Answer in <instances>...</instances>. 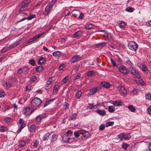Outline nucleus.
Wrapping results in <instances>:
<instances>
[{"label": "nucleus", "mask_w": 151, "mask_h": 151, "mask_svg": "<svg viewBox=\"0 0 151 151\" xmlns=\"http://www.w3.org/2000/svg\"><path fill=\"white\" fill-rule=\"evenodd\" d=\"M42 103V101L39 98L36 97L33 98L31 101V105L34 107H37L40 106Z\"/></svg>", "instance_id": "obj_1"}, {"label": "nucleus", "mask_w": 151, "mask_h": 151, "mask_svg": "<svg viewBox=\"0 0 151 151\" xmlns=\"http://www.w3.org/2000/svg\"><path fill=\"white\" fill-rule=\"evenodd\" d=\"M118 137L121 140H129L131 137L130 134L127 133H123L120 134L118 135Z\"/></svg>", "instance_id": "obj_2"}, {"label": "nucleus", "mask_w": 151, "mask_h": 151, "mask_svg": "<svg viewBox=\"0 0 151 151\" xmlns=\"http://www.w3.org/2000/svg\"><path fill=\"white\" fill-rule=\"evenodd\" d=\"M128 47L131 50L135 51L138 49V45L134 41H131L128 44Z\"/></svg>", "instance_id": "obj_3"}, {"label": "nucleus", "mask_w": 151, "mask_h": 151, "mask_svg": "<svg viewBox=\"0 0 151 151\" xmlns=\"http://www.w3.org/2000/svg\"><path fill=\"white\" fill-rule=\"evenodd\" d=\"M101 89V88L100 86L93 87L89 90L88 94L90 95H93L99 92Z\"/></svg>", "instance_id": "obj_4"}, {"label": "nucleus", "mask_w": 151, "mask_h": 151, "mask_svg": "<svg viewBox=\"0 0 151 151\" xmlns=\"http://www.w3.org/2000/svg\"><path fill=\"white\" fill-rule=\"evenodd\" d=\"M18 123L19 124V129L17 130V132L19 133L21 132L22 129L26 125L24 120L22 119H20Z\"/></svg>", "instance_id": "obj_5"}, {"label": "nucleus", "mask_w": 151, "mask_h": 151, "mask_svg": "<svg viewBox=\"0 0 151 151\" xmlns=\"http://www.w3.org/2000/svg\"><path fill=\"white\" fill-rule=\"evenodd\" d=\"M117 89L122 96H125L127 95V91L124 87L119 86L117 87Z\"/></svg>", "instance_id": "obj_6"}, {"label": "nucleus", "mask_w": 151, "mask_h": 151, "mask_svg": "<svg viewBox=\"0 0 151 151\" xmlns=\"http://www.w3.org/2000/svg\"><path fill=\"white\" fill-rule=\"evenodd\" d=\"M131 73L135 75V76L137 78H140L141 76L140 75L138 72L134 68L131 66L129 67Z\"/></svg>", "instance_id": "obj_7"}, {"label": "nucleus", "mask_w": 151, "mask_h": 151, "mask_svg": "<svg viewBox=\"0 0 151 151\" xmlns=\"http://www.w3.org/2000/svg\"><path fill=\"white\" fill-rule=\"evenodd\" d=\"M105 40L109 42H111L113 40V35L111 33H106L103 35Z\"/></svg>", "instance_id": "obj_8"}, {"label": "nucleus", "mask_w": 151, "mask_h": 151, "mask_svg": "<svg viewBox=\"0 0 151 151\" xmlns=\"http://www.w3.org/2000/svg\"><path fill=\"white\" fill-rule=\"evenodd\" d=\"M118 70L124 75H127L129 73V71H127L126 67L124 66H120L118 67Z\"/></svg>", "instance_id": "obj_9"}, {"label": "nucleus", "mask_w": 151, "mask_h": 151, "mask_svg": "<svg viewBox=\"0 0 151 151\" xmlns=\"http://www.w3.org/2000/svg\"><path fill=\"white\" fill-rule=\"evenodd\" d=\"M35 110V109H34L32 107H27L25 108L24 109V113L26 114L29 115L33 112Z\"/></svg>", "instance_id": "obj_10"}, {"label": "nucleus", "mask_w": 151, "mask_h": 151, "mask_svg": "<svg viewBox=\"0 0 151 151\" xmlns=\"http://www.w3.org/2000/svg\"><path fill=\"white\" fill-rule=\"evenodd\" d=\"M35 15L34 14L32 15H29L27 18L26 17H24L22 18L21 19H20L19 21H18V22H22L24 20H25L26 19H28V20H30L34 18L35 17Z\"/></svg>", "instance_id": "obj_11"}, {"label": "nucleus", "mask_w": 151, "mask_h": 151, "mask_svg": "<svg viewBox=\"0 0 151 151\" xmlns=\"http://www.w3.org/2000/svg\"><path fill=\"white\" fill-rule=\"evenodd\" d=\"M126 23L123 21H120V23L119 24V27L122 29H125L126 28Z\"/></svg>", "instance_id": "obj_12"}, {"label": "nucleus", "mask_w": 151, "mask_h": 151, "mask_svg": "<svg viewBox=\"0 0 151 151\" xmlns=\"http://www.w3.org/2000/svg\"><path fill=\"white\" fill-rule=\"evenodd\" d=\"M52 8L51 7L48 5L45 7V11L43 12V14L45 15H47Z\"/></svg>", "instance_id": "obj_13"}, {"label": "nucleus", "mask_w": 151, "mask_h": 151, "mask_svg": "<svg viewBox=\"0 0 151 151\" xmlns=\"http://www.w3.org/2000/svg\"><path fill=\"white\" fill-rule=\"evenodd\" d=\"M79 55H75L72 57L70 59V61L73 63L76 62L79 60Z\"/></svg>", "instance_id": "obj_14"}, {"label": "nucleus", "mask_w": 151, "mask_h": 151, "mask_svg": "<svg viewBox=\"0 0 151 151\" xmlns=\"http://www.w3.org/2000/svg\"><path fill=\"white\" fill-rule=\"evenodd\" d=\"M96 112L100 115L102 116L106 114V112L104 110H102L100 109H98L96 111Z\"/></svg>", "instance_id": "obj_15"}, {"label": "nucleus", "mask_w": 151, "mask_h": 151, "mask_svg": "<svg viewBox=\"0 0 151 151\" xmlns=\"http://www.w3.org/2000/svg\"><path fill=\"white\" fill-rule=\"evenodd\" d=\"M71 139H72L71 138L69 137L68 135H64L62 138V139L63 142H70V140Z\"/></svg>", "instance_id": "obj_16"}, {"label": "nucleus", "mask_w": 151, "mask_h": 151, "mask_svg": "<svg viewBox=\"0 0 151 151\" xmlns=\"http://www.w3.org/2000/svg\"><path fill=\"white\" fill-rule=\"evenodd\" d=\"M101 86L105 88H109V83L106 82H102L101 83Z\"/></svg>", "instance_id": "obj_17"}, {"label": "nucleus", "mask_w": 151, "mask_h": 151, "mask_svg": "<svg viewBox=\"0 0 151 151\" xmlns=\"http://www.w3.org/2000/svg\"><path fill=\"white\" fill-rule=\"evenodd\" d=\"M51 136L50 134L48 133H47L45 134L43 136L42 140L45 141L48 140V139L50 138Z\"/></svg>", "instance_id": "obj_18"}, {"label": "nucleus", "mask_w": 151, "mask_h": 151, "mask_svg": "<svg viewBox=\"0 0 151 151\" xmlns=\"http://www.w3.org/2000/svg\"><path fill=\"white\" fill-rule=\"evenodd\" d=\"M46 62V59L45 58L43 57L40 58L38 62V65H41L42 64H44Z\"/></svg>", "instance_id": "obj_19"}, {"label": "nucleus", "mask_w": 151, "mask_h": 151, "mask_svg": "<svg viewBox=\"0 0 151 151\" xmlns=\"http://www.w3.org/2000/svg\"><path fill=\"white\" fill-rule=\"evenodd\" d=\"M113 104L115 106H119L122 105V102L120 101H116L113 102Z\"/></svg>", "instance_id": "obj_20"}, {"label": "nucleus", "mask_w": 151, "mask_h": 151, "mask_svg": "<svg viewBox=\"0 0 151 151\" xmlns=\"http://www.w3.org/2000/svg\"><path fill=\"white\" fill-rule=\"evenodd\" d=\"M79 133L80 134H82L84 137H87L89 134V133L88 131H86L84 130L80 131H79Z\"/></svg>", "instance_id": "obj_21"}, {"label": "nucleus", "mask_w": 151, "mask_h": 151, "mask_svg": "<svg viewBox=\"0 0 151 151\" xmlns=\"http://www.w3.org/2000/svg\"><path fill=\"white\" fill-rule=\"evenodd\" d=\"M62 54L61 52L59 51H55L52 53V55L53 56L55 57L58 58Z\"/></svg>", "instance_id": "obj_22"}, {"label": "nucleus", "mask_w": 151, "mask_h": 151, "mask_svg": "<svg viewBox=\"0 0 151 151\" xmlns=\"http://www.w3.org/2000/svg\"><path fill=\"white\" fill-rule=\"evenodd\" d=\"M19 43V40H17L14 43H13L12 45H10V47L11 48H14L17 46Z\"/></svg>", "instance_id": "obj_23"}, {"label": "nucleus", "mask_w": 151, "mask_h": 151, "mask_svg": "<svg viewBox=\"0 0 151 151\" xmlns=\"http://www.w3.org/2000/svg\"><path fill=\"white\" fill-rule=\"evenodd\" d=\"M124 62H125V64L126 65H128L130 67L131 66H132V63L129 60L128 58H126L124 59Z\"/></svg>", "instance_id": "obj_24"}, {"label": "nucleus", "mask_w": 151, "mask_h": 151, "mask_svg": "<svg viewBox=\"0 0 151 151\" xmlns=\"http://www.w3.org/2000/svg\"><path fill=\"white\" fill-rule=\"evenodd\" d=\"M36 127L35 124H33L31 125L30 127L29 131L32 132H35V129Z\"/></svg>", "instance_id": "obj_25"}, {"label": "nucleus", "mask_w": 151, "mask_h": 151, "mask_svg": "<svg viewBox=\"0 0 151 151\" xmlns=\"http://www.w3.org/2000/svg\"><path fill=\"white\" fill-rule=\"evenodd\" d=\"M82 32L80 31H78L76 32L73 35V37H76L81 36Z\"/></svg>", "instance_id": "obj_26"}, {"label": "nucleus", "mask_w": 151, "mask_h": 151, "mask_svg": "<svg viewBox=\"0 0 151 151\" xmlns=\"http://www.w3.org/2000/svg\"><path fill=\"white\" fill-rule=\"evenodd\" d=\"M59 87V85H55L54 87L53 92L55 94L57 93L58 91V88Z\"/></svg>", "instance_id": "obj_27"}, {"label": "nucleus", "mask_w": 151, "mask_h": 151, "mask_svg": "<svg viewBox=\"0 0 151 151\" xmlns=\"http://www.w3.org/2000/svg\"><path fill=\"white\" fill-rule=\"evenodd\" d=\"M92 27V24L89 23H87L85 26V28L88 29H89L93 28Z\"/></svg>", "instance_id": "obj_28"}, {"label": "nucleus", "mask_w": 151, "mask_h": 151, "mask_svg": "<svg viewBox=\"0 0 151 151\" xmlns=\"http://www.w3.org/2000/svg\"><path fill=\"white\" fill-rule=\"evenodd\" d=\"M22 6L21 7L20 9L19 10V12L26 10L27 9V6H26L25 5H23L22 3Z\"/></svg>", "instance_id": "obj_29"}, {"label": "nucleus", "mask_w": 151, "mask_h": 151, "mask_svg": "<svg viewBox=\"0 0 151 151\" xmlns=\"http://www.w3.org/2000/svg\"><path fill=\"white\" fill-rule=\"evenodd\" d=\"M108 110L110 113H112L115 110L114 107L112 106H110L108 107Z\"/></svg>", "instance_id": "obj_30"}, {"label": "nucleus", "mask_w": 151, "mask_h": 151, "mask_svg": "<svg viewBox=\"0 0 151 151\" xmlns=\"http://www.w3.org/2000/svg\"><path fill=\"white\" fill-rule=\"evenodd\" d=\"M43 67L42 66H39L36 67V71L37 72H40L42 71L43 70Z\"/></svg>", "instance_id": "obj_31"}, {"label": "nucleus", "mask_w": 151, "mask_h": 151, "mask_svg": "<svg viewBox=\"0 0 151 151\" xmlns=\"http://www.w3.org/2000/svg\"><path fill=\"white\" fill-rule=\"evenodd\" d=\"M94 74V73H93V71L92 70L88 71L86 73V76H92Z\"/></svg>", "instance_id": "obj_32"}, {"label": "nucleus", "mask_w": 151, "mask_h": 151, "mask_svg": "<svg viewBox=\"0 0 151 151\" xmlns=\"http://www.w3.org/2000/svg\"><path fill=\"white\" fill-rule=\"evenodd\" d=\"M52 137L51 141L52 142H54L57 139L58 136L56 134H54L52 136Z\"/></svg>", "instance_id": "obj_33"}, {"label": "nucleus", "mask_w": 151, "mask_h": 151, "mask_svg": "<svg viewBox=\"0 0 151 151\" xmlns=\"http://www.w3.org/2000/svg\"><path fill=\"white\" fill-rule=\"evenodd\" d=\"M82 94V92L81 91H77L76 94V98L78 99H80Z\"/></svg>", "instance_id": "obj_34"}, {"label": "nucleus", "mask_w": 151, "mask_h": 151, "mask_svg": "<svg viewBox=\"0 0 151 151\" xmlns=\"http://www.w3.org/2000/svg\"><path fill=\"white\" fill-rule=\"evenodd\" d=\"M68 76H66L61 81V84H63L66 83L68 81Z\"/></svg>", "instance_id": "obj_35"}, {"label": "nucleus", "mask_w": 151, "mask_h": 151, "mask_svg": "<svg viewBox=\"0 0 151 151\" xmlns=\"http://www.w3.org/2000/svg\"><path fill=\"white\" fill-rule=\"evenodd\" d=\"M19 17V18H23L24 17H26L27 15L24 12H21L19 13L18 14Z\"/></svg>", "instance_id": "obj_36"}, {"label": "nucleus", "mask_w": 151, "mask_h": 151, "mask_svg": "<svg viewBox=\"0 0 151 151\" xmlns=\"http://www.w3.org/2000/svg\"><path fill=\"white\" fill-rule=\"evenodd\" d=\"M128 109L131 111V112H134L135 110V109L134 107L132 105H129L127 107Z\"/></svg>", "instance_id": "obj_37"}, {"label": "nucleus", "mask_w": 151, "mask_h": 151, "mask_svg": "<svg viewBox=\"0 0 151 151\" xmlns=\"http://www.w3.org/2000/svg\"><path fill=\"white\" fill-rule=\"evenodd\" d=\"M7 130L6 127L2 126L0 127V131L1 132H6Z\"/></svg>", "instance_id": "obj_38"}, {"label": "nucleus", "mask_w": 151, "mask_h": 151, "mask_svg": "<svg viewBox=\"0 0 151 151\" xmlns=\"http://www.w3.org/2000/svg\"><path fill=\"white\" fill-rule=\"evenodd\" d=\"M129 146V144L126 143H123L122 145V147L124 150H126Z\"/></svg>", "instance_id": "obj_39"}, {"label": "nucleus", "mask_w": 151, "mask_h": 151, "mask_svg": "<svg viewBox=\"0 0 151 151\" xmlns=\"http://www.w3.org/2000/svg\"><path fill=\"white\" fill-rule=\"evenodd\" d=\"M30 2V0H24L22 2V4L23 5H25L27 6V5L29 4Z\"/></svg>", "instance_id": "obj_40"}, {"label": "nucleus", "mask_w": 151, "mask_h": 151, "mask_svg": "<svg viewBox=\"0 0 151 151\" xmlns=\"http://www.w3.org/2000/svg\"><path fill=\"white\" fill-rule=\"evenodd\" d=\"M41 118L40 115L37 116L35 118L36 122L37 123H40L41 121Z\"/></svg>", "instance_id": "obj_41"}, {"label": "nucleus", "mask_w": 151, "mask_h": 151, "mask_svg": "<svg viewBox=\"0 0 151 151\" xmlns=\"http://www.w3.org/2000/svg\"><path fill=\"white\" fill-rule=\"evenodd\" d=\"M114 122H107L106 124V127L109 126H112L114 124Z\"/></svg>", "instance_id": "obj_42"}, {"label": "nucleus", "mask_w": 151, "mask_h": 151, "mask_svg": "<svg viewBox=\"0 0 151 151\" xmlns=\"http://www.w3.org/2000/svg\"><path fill=\"white\" fill-rule=\"evenodd\" d=\"M56 0H52L49 3L48 5L52 8V7L56 3Z\"/></svg>", "instance_id": "obj_43"}, {"label": "nucleus", "mask_w": 151, "mask_h": 151, "mask_svg": "<svg viewBox=\"0 0 151 151\" xmlns=\"http://www.w3.org/2000/svg\"><path fill=\"white\" fill-rule=\"evenodd\" d=\"M10 48H11L10 47V45L9 46V47H4L3 49L2 50L1 52H4L9 50Z\"/></svg>", "instance_id": "obj_44"}, {"label": "nucleus", "mask_w": 151, "mask_h": 151, "mask_svg": "<svg viewBox=\"0 0 151 151\" xmlns=\"http://www.w3.org/2000/svg\"><path fill=\"white\" fill-rule=\"evenodd\" d=\"M76 117V115L75 114H72L70 117L68 119V120H72L73 119H74Z\"/></svg>", "instance_id": "obj_45"}, {"label": "nucleus", "mask_w": 151, "mask_h": 151, "mask_svg": "<svg viewBox=\"0 0 151 151\" xmlns=\"http://www.w3.org/2000/svg\"><path fill=\"white\" fill-rule=\"evenodd\" d=\"M48 80H49V82H50V83H48V85H50L52 82H53L54 81L55 79L54 77L52 76Z\"/></svg>", "instance_id": "obj_46"}, {"label": "nucleus", "mask_w": 151, "mask_h": 151, "mask_svg": "<svg viewBox=\"0 0 151 151\" xmlns=\"http://www.w3.org/2000/svg\"><path fill=\"white\" fill-rule=\"evenodd\" d=\"M37 77L35 76H33L30 78V81L32 82H35L36 81Z\"/></svg>", "instance_id": "obj_47"}, {"label": "nucleus", "mask_w": 151, "mask_h": 151, "mask_svg": "<svg viewBox=\"0 0 151 151\" xmlns=\"http://www.w3.org/2000/svg\"><path fill=\"white\" fill-rule=\"evenodd\" d=\"M29 63L32 65L34 66L35 65V62L34 59H31L30 60Z\"/></svg>", "instance_id": "obj_48"}, {"label": "nucleus", "mask_w": 151, "mask_h": 151, "mask_svg": "<svg viewBox=\"0 0 151 151\" xmlns=\"http://www.w3.org/2000/svg\"><path fill=\"white\" fill-rule=\"evenodd\" d=\"M23 71L24 72H27L28 70L29 69V68L28 66H24L22 68Z\"/></svg>", "instance_id": "obj_49"}, {"label": "nucleus", "mask_w": 151, "mask_h": 151, "mask_svg": "<svg viewBox=\"0 0 151 151\" xmlns=\"http://www.w3.org/2000/svg\"><path fill=\"white\" fill-rule=\"evenodd\" d=\"M111 61L112 65L113 67H117V65H116V63L112 59H110Z\"/></svg>", "instance_id": "obj_50"}, {"label": "nucleus", "mask_w": 151, "mask_h": 151, "mask_svg": "<svg viewBox=\"0 0 151 151\" xmlns=\"http://www.w3.org/2000/svg\"><path fill=\"white\" fill-rule=\"evenodd\" d=\"M142 68L141 69L142 70L143 72H146L147 70V68L145 64H144L142 66Z\"/></svg>", "instance_id": "obj_51"}, {"label": "nucleus", "mask_w": 151, "mask_h": 151, "mask_svg": "<svg viewBox=\"0 0 151 151\" xmlns=\"http://www.w3.org/2000/svg\"><path fill=\"white\" fill-rule=\"evenodd\" d=\"M6 95L5 93L3 91L1 90L0 91V97H3L5 96Z\"/></svg>", "instance_id": "obj_52"}, {"label": "nucleus", "mask_w": 151, "mask_h": 151, "mask_svg": "<svg viewBox=\"0 0 151 151\" xmlns=\"http://www.w3.org/2000/svg\"><path fill=\"white\" fill-rule=\"evenodd\" d=\"M19 144L20 147H23L25 145V142L24 141L21 140L19 142Z\"/></svg>", "instance_id": "obj_53"}, {"label": "nucleus", "mask_w": 151, "mask_h": 151, "mask_svg": "<svg viewBox=\"0 0 151 151\" xmlns=\"http://www.w3.org/2000/svg\"><path fill=\"white\" fill-rule=\"evenodd\" d=\"M126 11L129 12H132L133 11V8L130 7H127L126 8Z\"/></svg>", "instance_id": "obj_54"}, {"label": "nucleus", "mask_w": 151, "mask_h": 151, "mask_svg": "<svg viewBox=\"0 0 151 151\" xmlns=\"http://www.w3.org/2000/svg\"><path fill=\"white\" fill-rule=\"evenodd\" d=\"M105 128V125L104 124H101L99 127V130L100 131H102Z\"/></svg>", "instance_id": "obj_55"}, {"label": "nucleus", "mask_w": 151, "mask_h": 151, "mask_svg": "<svg viewBox=\"0 0 151 151\" xmlns=\"http://www.w3.org/2000/svg\"><path fill=\"white\" fill-rule=\"evenodd\" d=\"M151 93H147L145 94V97L147 99L150 100L151 99Z\"/></svg>", "instance_id": "obj_56"}, {"label": "nucleus", "mask_w": 151, "mask_h": 151, "mask_svg": "<svg viewBox=\"0 0 151 151\" xmlns=\"http://www.w3.org/2000/svg\"><path fill=\"white\" fill-rule=\"evenodd\" d=\"M64 106L65 109H67L69 108V104L67 102H65Z\"/></svg>", "instance_id": "obj_57"}, {"label": "nucleus", "mask_w": 151, "mask_h": 151, "mask_svg": "<svg viewBox=\"0 0 151 151\" xmlns=\"http://www.w3.org/2000/svg\"><path fill=\"white\" fill-rule=\"evenodd\" d=\"M81 76V74L79 73L77 75H76L75 76L74 78H73V81H75L76 80L78 79L79 78V77Z\"/></svg>", "instance_id": "obj_58"}, {"label": "nucleus", "mask_w": 151, "mask_h": 151, "mask_svg": "<svg viewBox=\"0 0 151 151\" xmlns=\"http://www.w3.org/2000/svg\"><path fill=\"white\" fill-rule=\"evenodd\" d=\"M106 42H104L98 44L97 45V46L100 47H104L106 45Z\"/></svg>", "instance_id": "obj_59"}, {"label": "nucleus", "mask_w": 151, "mask_h": 151, "mask_svg": "<svg viewBox=\"0 0 151 151\" xmlns=\"http://www.w3.org/2000/svg\"><path fill=\"white\" fill-rule=\"evenodd\" d=\"M39 142L37 140H36L34 142L33 146L34 147H36L38 144H39Z\"/></svg>", "instance_id": "obj_60"}, {"label": "nucleus", "mask_w": 151, "mask_h": 151, "mask_svg": "<svg viewBox=\"0 0 151 151\" xmlns=\"http://www.w3.org/2000/svg\"><path fill=\"white\" fill-rule=\"evenodd\" d=\"M64 66V64H60V66H59V67L58 68V69L59 70H62L63 68V67Z\"/></svg>", "instance_id": "obj_61"}, {"label": "nucleus", "mask_w": 151, "mask_h": 151, "mask_svg": "<svg viewBox=\"0 0 151 151\" xmlns=\"http://www.w3.org/2000/svg\"><path fill=\"white\" fill-rule=\"evenodd\" d=\"M79 133L77 132H75L74 133V135L76 138H78L79 136Z\"/></svg>", "instance_id": "obj_62"}, {"label": "nucleus", "mask_w": 151, "mask_h": 151, "mask_svg": "<svg viewBox=\"0 0 151 151\" xmlns=\"http://www.w3.org/2000/svg\"><path fill=\"white\" fill-rule=\"evenodd\" d=\"M23 72L22 68H19L18 69L17 73L19 74H21L23 73Z\"/></svg>", "instance_id": "obj_63"}, {"label": "nucleus", "mask_w": 151, "mask_h": 151, "mask_svg": "<svg viewBox=\"0 0 151 151\" xmlns=\"http://www.w3.org/2000/svg\"><path fill=\"white\" fill-rule=\"evenodd\" d=\"M66 134H67V135H71L73 134V132L69 130L67 132Z\"/></svg>", "instance_id": "obj_64"}]
</instances>
